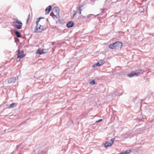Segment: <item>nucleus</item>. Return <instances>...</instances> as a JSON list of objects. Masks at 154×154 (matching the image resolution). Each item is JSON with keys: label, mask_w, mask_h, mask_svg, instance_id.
Returning a JSON list of instances; mask_svg holds the SVG:
<instances>
[{"label": "nucleus", "mask_w": 154, "mask_h": 154, "mask_svg": "<svg viewBox=\"0 0 154 154\" xmlns=\"http://www.w3.org/2000/svg\"><path fill=\"white\" fill-rule=\"evenodd\" d=\"M14 21L13 22V26L15 29H20L21 28L22 26V22L17 18L14 19Z\"/></svg>", "instance_id": "obj_1"}, {"label": "nucleus", "mask_w": 154, "mask_h": 154, "mask_svg": "<svg viewBox=\"0 0 154 154\" xmlns=\"http://www.w3.org/2000/svg\"><path fill=\"white\" fill-rule=\"evenodd\" d=\"M43 26L37 24L35 29V32L36 33L41 32L43 30Z\"/></svg>", "instance_id": "obj_5"}, {"label": "nucleus", "mask_w": 154, "mask_h": 154, "mask_svg": "<svg viewBox=\"0 0 154 154\" xmlns=\"http://www.w3.org/2000/svg\"><path fill=\"white\" fill-rule=\"evenodd\" d=\"M30 19V18H29L28 17L27 18V22H28V21Z\"/></svg>", "instance_id": "obj_22"}, {"label": "nucleus", "mask_w": 154, "mask_h": 154, "mask_svg": "<svg viewBox=\"0 0 154 154\" xmlns=\"http://www.w3.org/2000/svg\"><path fill=\"white\" fill-rule=\"evenodd\" d=\"M17 55V59H19V60L25 56V55L23 54L22 51L20 52L19 51H18Z\"/></svg>", "instance_id": "obj_7"}, {"label": "nucleus", "mask_w": 154, "mask_h": 154, "mask_svg": "<svg viewBox=\"0 0 154 154\" xmlns=\"http://www.w3.org/2000/svg\"><path fill=\"white\" fill-rule=\"evenodd\" d=\"M74 23L73 21H71L68 23L66 24L67 27L70 28L74 26Z\"/></svg>", "instance_id": "obj_10"}, {"label": "nucleus", "mask_w": 154, "mask_h": 154, "mask_svg": "<svg viewBox=\"0 0 154 154\" xmlns=\"http://www.w3.org/2000/svg\"><path fill=\"white\" fill-rule=\"evenodd\" d=\"M18 79V78L17 77L11 78L8 80V82L9 83H12L14 82Z\"/></svg>", "instance_id": "obj_9"}, {"label": "nucleus", "mask_w": 154, "mask_h": 154, "mask_svg": "<svg viewBox=\"0 0 154 154\" xmlns=\"http://www.w3.org/2000/svg\"><path fill=\"white\" fill-rule=\"evenodd\" d=\"M95 83V82L94 80H92V81L90 82H89L90 85H94Z\"/></svg>", "instance_id": "obj_17"}, {"label": "nucleus", "mask_w": 154, "mask_h": 154, "mask_svg": "<svg viewBox=\"0 0 154 154\" xmlns=\"http://www.w3.org/2000/svg\"><path fill=\"white\" fill-rule=\"evenodd\" d=\"M122 44L119 42H117L111 44L109 46V48L111 49L121 48Z\"/></svg>", "instance_id": "obj_2"}, {"label": "nucleus", "mask_w": 154, "mask_h": 154, "mask_svg": "<svg viewBox=\"0 0 154 154\" xmlns=\"http://www.w3.org/2000/svg\"><path fill=\"white\" fill-rule=\"evenodd\" d=\"M83 9V6L79 7L78 9L79 14H81L82 11Z\"/></svg>", "instance_id": "obj_14"}, {"label": "nucleus", "mask_w": 154, "mask_h": 154, "mask_svg": "<svg viewBox=\"0 0 154 154\" xmlns=\"http://www.w3.org/2000/svg\"><path fill=\"white\" fill-rule=\"evenodd\" d=\"M102 119H100L98 121H96V123H98V122H101V121H102Z\"/></svg>", "instance_id": "obj_19"}, {"label": "nucleus", "mask_w": 154, "mask_h": 154, "mask_svg": "<svg viewBox=\"0 0 154 154\" xmlns=\"http://www.w3.org/2000/svg\"><path fill=\"white\" fill-rule=\"evenodd\" d=\"M81 17L82 18H85V17H84V16H82V15H81Z\"/></svg>", "instance_id": "obj_24"}, {"label": "nucleus", "mask_w": 154, "mask_h": 154, "mask_svg": "<svg viewBox=\"0 0 154 154\" xmlns=\"http://www.w3.org/2000/svg\"><path fill=\"white\" fill-rule=\"evenodd\" d=\"M51 8L52 7L51 6H49L48 7H47L45 10L46 12L48 14L51 10Z\"/></svg>", "instance_id": "obj_13"}, {"label": "nucleus", "mask_w": 154, "mask_h": 154, "mask_svg": "<svg viewBox=\"0 0 154 154\" xmlns=\"http://www.w3.org/2000/svg\"><path fill=\"white\" fill-rule=\"evenodd\" d=\"M97 66V65H96V63L95 64H94V65H93V67H95V66Z\"/></svg>", "instance_id": "obj_21"}, {"label": "nucleus", "mask_w": 154, "mask_h": 154, "mask_svg": "<svg viewBox=\"0 0 154 154\" xmlns=\"http://www.w3.org/2000/svg\"><path fill=\"white\" fill-rule=\"evenodd\" d=\"M150 35H152V36H154V33H152V34H150Z\"/></svg>", "instance_id": "obj_23"}, {"label": "nucleus", "mask_w": 154, "mask_h": 154, "mask_svg": "<svg viewBox=\"0 0 154 154\" xmlns=\"http://www.w3.org/2000/svg\"><path fill=\"white\" fill-rule=\"evenodd\" d=\"M17 105V103H12L9 105L8 108L9 109H12Z\"/></svg>", "instance_id": "obj_12"}, {"label": "nucleus", "mask_w": 154, "mask_h": 154, "mask_svg": "<svg viewBox=\"0 0 154 154\" xmlns=\"http://www.w3.org/2000/svg\"><path fill=\"white\" fill-rule=\"evenodd\" d=\"M144 72V71L141 69H137L132 71L130 73L128 74L127 75L130 77H132L133 76L138 75L140 74H142Z\"/></svg>", "instance_id": "obj_3"}, {"label": "nucleus", "mask_w": 154, "mask_h": 154, "mask_svg": "<svg viewBox=\"0 0 154 154\" xmlns=\"http://www.w3.org/2000/svg\"><path fill=\"white\" fill-rule=\"evenodd\" d=\"M46 53V52L44 51V50L40 49H38L36 52V54L41 55L42 54Z\"/></svg>", "instance_id": "obj_8"}, {"label": "nucleus", "mask_w": 154, "mask_h": 154, "mask_svg": "<svg viewBox=\"0 0 154 154\" xmlns=\"http://www.w3.org/2000/svg\"><path fill=\"white\" fill-rule=\"evenodd\" d=\"M105 63V61L104 60H101L99 61L97 63H96V65L97 66H100L102 65H103Z\"/></svg>", "instance_id": "obj_11"}, {"label": "nucleus", "mask_w": 154, "mask_h": 154, "mask_svg": "<svg viewBox=\"0 0 154 154\" xmlns=\"http://www.w3.org/2000/svg\"><path fill=\"white\" fill-rule=\"evenodd\" d=\"M15 33L16 35V36L17 37L19 38L21 37L20 34L19 32L17 31H15Z\"/></svg>", "instance_id": "obj_15"}, {"label": "nucleus", "mask_w": 154, "mask_h": 154, "mask_svg": "<svg viewBox=\"0 0 154 154\" xmlns=\"http://www.w3.org/2000/svg\"><path fill=\"white\" fill-rule=\"evenodd\" d=\"M131 152V150H127L124 152V154H129Z\"/></svg>", "instance_id": "obj_16"}, {"label": "nucleus", "mask_w": 154, "mask_h": 154, "mask_svg": "<svg viewBox=\"0 0 154 154\" xmlns=\"http://www.w3.org/2000/svg\"><path fill=\"white\" fill-rule=\"evenodd\" d=\"M41 18H39L38 19H37V20L36 21V25H37V24H38V23L40 21V19H41Z\"/></svg>", "instance_id": "obj_18"}, {"label": "nucleus", "mask_w": 154, "mask_h": 154, "mask_svg": "<svg viewBox=\"0 0 154 154\" xmlns=\"http://www.w3.org/2000/svg\"><path fill=\"white\" fill-rule=\"evenodd\" d=\"M73 13H74V14H73V17H74L76 14V11H74Z\"/></svg>", "instance_id": "obj_20"}, {"label": "nucleus", "mask_w": 154, "mask_h": 154, "mask_svg": "<svg viewBox=\"0 0 154 154\" xmlns=\"http://www.w3.org/2000/svg\"><path fill=\"white\" fill-rule=\"evenodd\" d=\"M118 154H124V152H122V153H119Z\"/></svg>", "instance_id": "obj_26"}, {"label": "nucleus", "mask_w": 154, "mask_h": 154, "mask_svg": "<svg viewBox=\"0 0 154 154\" xmlns=\"http://www.w3.org/2000/svg\"><path fill=\"white\" fill-rule=\"evenodd\" d=\"M90 16H91V15H89L88 16V17H90Z\"/></svg>", "instance_id": "obj_27"}, {"label": "nucleus", "mask_w": 154, "mask_h": 154, "mask_svg": "<svg viewBox=\"0 0 154 154\" xmlns=\"http://www.w3.org/2000/svg\"><path fill=\"white\" fill-rule=\"evenodd\" d=\"M59 8L57 7H55L52 9V13L57 18H59Z\"/></svg>", "instance_id": "obj_4"}, {"label": "nucleus", "mask_w": 154, "mask_h": 154, "mask_svg": "<svg viewBox=\"0 0 154 154\" xmlns=\"http://www.w3.org/2000/svg\"><path fill=\"white\" fill-rule=\"evenodd\" d=\"M114 139H112L110 141L105 142L104 144V146L105 147H107L111 146L113 143Z\"/></svg>", "instance_id": "obj_6"}, {"label": "nucleus", "mask_w": 154, "mask_h": 154, "mask_svg": "<svg viewBox=\"0 0 154 154\" xmlns=\"http://www.w3.org/2000/svg\"><path fill=\"white\" fill-rule=\"evenodd\" d=\"M30 14H29L28 16V17L30 18Z\"/></svg>", "instance_id": "obj_25"}]
</instances>
